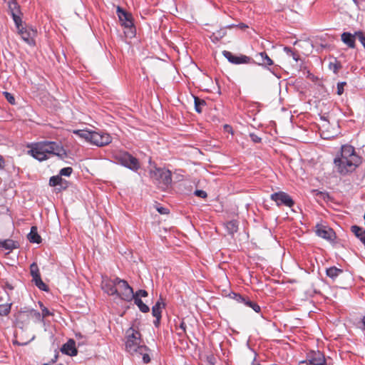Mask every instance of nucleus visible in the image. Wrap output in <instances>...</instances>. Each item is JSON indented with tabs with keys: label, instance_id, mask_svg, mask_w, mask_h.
Masks as SVG:
<instances>
[{
	"label": "nucleus",
	"instance_id": "1",
	"mask_svg": "<svg viewBox=\"0 0 365 365\" xmlns=\"http://www.w3.org/2000/svg\"><path fill=\"white\" fill-rule=\"evenodd\" d=\"M30 148L28 154L38 161H43L49 158L50 155H54L59 159L63 160L68 157L67 151L61 143L54 141H41L28 145Z\"/></svg>",
	"mask_w": 365,
	"mask_h": 365
},
{
	"label": "nucleus",
	"instance_id": "2",
	"mask_svg": "<svg viewBox=\"0 0 365 365\" xmlns=\"http://www.w3.org/2000/svg\"><path fill=\"white\" fill-rule=\"evenodd\" d=\"M73 133L92 145L103 147L108 145L112 141L111 136L101 131H91L88 130H76Z\"/></svg>",
	"mask_w": 365,
	"mask_h": 365
},
{
	"label": "nucleus",
	"instance_id": "3",
	"mask_svg": "<svg viewBox=\"0 0 365 365\" xmlns=\"http://www.w3.org/2000/svg\"><path fill=\"white\" fill-rule=\"evenodd\" d=\"M142 339L140 331L133 327L125 332V350L131 354L139 352L142 354L143 350L148 351V348L141 345Z\"/></svg>",
	"mask_w": 365,
	"mask_h": 365
},
{
	"label": "nucleus",
	"instance_id": "4",
	"mask_svg": "<svg viewBox=\"0 0 365 365\" xmlns=\"http://www.w3.org/2000/svg\"><path fill=\"white\" fill-rule=\"evenodd\" d=\"M150 178L158 186L166 189L172 183V173L169 170L155 168L150 172Z\"/></svg>",
	"mask_w": 365,
	"mask_h": 365
},
{
	"label": "nucleus",
	"instance_id": "5",
	"mask_svg": "<svg viewBox=\"0 0 365 365\" xmlns=\"http://www.w3.org/2000/svg\"><path fill=\"white\" fill-rule=\"evenodd\" d=\"M31 319H34L35 322H41V313L34 309L24 308L21 309L16 315V324L21 328L28 324Z\"/></svg>",
	"mask_w": 365,
	"mask_h": 365
},
{
	"label": "nucleus",
	"instance_id": "6",
	"mask_svg": "<svg viewBox=\"0 0 365 365\" xmlns=\"http://www.w3.org/2000/svg\"><path fill=\"white\" fill-rule=\"evenodd\" d=\"M118 163L128 169L136 172L140 168L139 160L128 152H120L115 155Z\"/></svg>",
	"mask_w": 365,
	"mask_h": 365
},
{
	"label": "nucleus",
	"instance_id": "7",
	"mask_svg": "<svg viewBox=\"0 0 365 365\" xmlns=\"http://www.w3.org/2000/svg\"><path fill=\"white\" fill-rule=\"evenodd\" d=\"M361 159L359 160L344 161L343 160L334 158V164L336 171L341 175H346L354 172L361 164Z\"/></svg>",
	"mask_w": 365,
	"mask_h": 365
},
{
	"label": "nucleus",
	"instance_id": "8",
	"mask_svg": "<svg viewBox=\"0 0 365 365\" xmlns=\"http://www.w3.org/2000/svg\"><path fill=\"white\" fill-rule=\"evenodd\" d=\"M118 286V294L117 297L125 302H130L133 298V289L128 284L127 281L115 277Z\"/></svg>",
	"mask_w": 365,
	"mask_h": 365
},
{
	"label": "nucleus",
	"instance_id": "9",
	"mask_svg": "<svg viewBox=\"0 0 365 365\" xmlns=\"http://www.w3.org/2000/svg\"><path fill=\"white\" fill-rule=\"evenodd\" d=\"M270 199L275 202L277 206H285L288 207H292L295 202L292 197L283 191H279L274 192L270 195Z\"/></svg>",
	"mask_w": 365,
	"mask_h": 365
},
{
	"label": "nucleus",
	"instance_id": "10",
	"mask_svg": "<svg viewBox=\"0 0 365 365\" xmlns=\"http://www.w3.org/2000/svg\"><path fill=\"white\" fill-rule=\"evenodd\" d=\"M335 158L343 160L344 161L359 160L361 157L356 153L355 148L350 145H344L341 148L339 155Z\"/></svg>",
	"mask_w": 365,
	"mask_h": 365
},
{
	"label": "nucleus",
	"instance_id": "11",
	"mask_svg": "<svg viewBox=\"0 0 365 365\" xmlns=\"http://www.w3.org/2000/svg\"><path fill=\"white\" fill-rule=\"evenodd\" d=\"M30 273L35 285L42 291H48V287L42 281L38 267L36 262L30 265Z\"/></svg>",
	"mask_w": 365,
	"mask_h": 365
},
{
	"label": "nucleus",
	"instance_id": "12",
	"mask_svg": "<svg viewBox=\"0 0 365 365\" xmlns=\"http://www.w3.org/2000/svg\"><path fill=\"white\" fill-rule=\"evenodd\" d=\"M30 273L35 285L42 291H48V287L42 281L38 267L36 262L30 265Z\"/></svg>",
	"mask_w": 365,
	"mask_h": 365
},
{
	"label": "nucleus",
	"instance_id": "13",
	"mask_svg": "<svg viewBox=\"0 0 365 365\" xmlns=\"http://www.w3.org/2000/svg\"><path fill=\"white\" fill-rule=\"evenodd\" d=\"M19 34L21 35L22 39L29 45L35 44V37L37 34V31L31 27H24L21 24L19 26H16Z\"/></svg>",
	"mask_w": 365,
	"mask_h": 365
},
{
	"label": "nucleus",
	"instance_id": "14",
	"mask_svg": "<svg viewBox=\"0 0 365 365\" xmlns=\"http://www.w3.org/2000/svg\"><path fill=\"white\" fill-rule=\"evenodd\" d=\"M223 56L228 60L229 62L233 64H242V63H253L255 61L250 56L245 55L235 56L232 52L228 51H222Z\"/></svg>",
	"mask_w": 365,
	"mask_h": 365
},
{
	"label": "nucleus",
	"instance_id": "15",
	"mask_svg": "<svg viewBox=\"0 0 365 365\" xmlns=\"http://www.w3.org/2000/svg\"><path fill=\"white\" fill-rule=\"evenodd\" d=\"M302 363H306L307 365H327L324 355L319 351L309 352L306 360Z\"/></svg>",
	"mask_w": 365,
	"mask_h": 365
},
{
	"label": "nucleus",
	"instance_id": "16",
	"mask_svg": "<svg viewBox=\"0 0 365 365\" xmlns=\"http://www.w3.org/2000/svg\"><path fill=\"white\" fill-rule=\"evenodd\" d=\"M118 283L115 278L113 279L108 277H103L101 287L104 292L110 296H116L118 294V289L117 288Z\"/></svg>",
	"mask_w": 365,
	"mask_h": 365
},
{
	"label": "nucleus",
	"instance_id": "17",
	"mask_svg": "<svg viewBox=\"0 0 365 365\" xmlns=\"http://www.w3.org/2000/svg\"><path fill=\"white\" fill-rule=\"evenodd\" d=\"M117 14L120 21L121 22V25L130 29L131 32L133 33V30H135V28L131 14L126 12L125 10L118 6L117 8Z\"/></svg>",
	"mask_w": 365,
	"mask_h": 365
},
{
	"label": "nucleus",
	"instance_id": "18",
	"mask_svg": "<svg viewBox=\"0 0 365 365\" xmlns=\"http://www.w3.org/2000/svg\"><path fill=\"white\" fill-rule=\"evenodd\" d=\"M315 232L318 237L330 242L334 241L336 238V234L333 229L322 225H317Z\"/></svg>",
	"mask_w": 365,
	"mask_h": 365
},
{
	"label": "nucleus",
	"instance_id": "19",
	"mask_svg": "<svg viewBox=\"0 0 365 365\" xmlns=\"http://www.w3.org/2000/svg\"><path fill=\"white\" fill-rule=\"evenodd\" d=\"M8 6L9 12L12 16L16 26H19V24H22V20L20 16V15L21 14L20 6L19 5L16 0H9Z\"/></svg>",
	"mask_w": 365,
	"mask_h": 365
},
{
	"label": "nucleus",
	"instance_id": "20",
	"mask_svg": "<svg viewBox=\"0 0 365 365\" xmlns=\"http://www.w3.org/2000/svg\"><path fill=\"white\" fill-rule=\"evenodd\" d=\"M255 58L257 61H255L254 63H257L259 66H268L274 64L273 61L268 56L265 51L258 53L255 55Z\"/></svg>",
	"mask_w": 365,
	"mask_h": 365
},
{
	"label": "nucleus",
	"instance_id": "21",
	"mask_svg": "<svg viewBox=\"0 0 365 365\" xmlns=\"http://www.w3.org/2000/svg\"><path fill=\"white\" fill-rule=\"evenodd\" d=\"M356 38V36L355 35V33L352 34L349 32H344L341 36V39L343 41V43L351 48H355Z\"/></svg>",
	"mask_w": 365,
	"mask_h": 365
},
{
	"label": "nucleus",
	"instance_id": "22",
	"mask_svg": "<svg viewBox=\"0 0 365 365\" xmlns=\"http://www.w3.org/2000/svg\"><path fill=\"white\" fill-rule=\"evenodd\" d=\"M61 351L66 354L67 355L71 356L77 355L78 353L77 349L75 346V341L72 339L69 340L66 344H65L63 346Z\"/></svg>",
	"mask_w": 365,
	"mask_h": 365
},
{
	"label": "nucleus",
	"instance_id": "23",
	"mask_svg": "<svg viewBox=\"0 0 365 365\" xmlns=\"http://www.w3.org/2000/svg\"><path fill=\"white\" fill-rule=\"evenodd\" d=\"M19 243L16 241L11 239H6L5 240L0 241V247L9 250V252L19 248Z\"/></svg>",
	"mask_w": 365,
	"mask_h": 365
},
{
	"label": "nucleus",
	"instance_id": "24",
	"mask_svg": "<svg viewBox=\"0 0 365 365\" xmlns=\"http://www.w3.org/2000/svg\"><path fill=\"white\" fill-rule=\"evenodd\" d=\"M28 240L30 242L39 244L41 242V237L38 233L36 226H32L30 232L28 234Z\"/></svg>",
	"mask_w": 365,
	"mask_h": 365
},
{
	"label": "nucleus",
	"instance_id": "25",
	"mask_svg": "<svg viewBox=\"0 0 365 365\" xmlns=\"http://www.w3.org/2000/svg\"><path fill=\"white\" fill-rule=\"evenodd\" d=\"M343 272V269H339L334 266L327 268L326 270L327 275L333 281H334L336 279V277L341 274Z\"/></svg>",
	"mask_w": 365,
	"mask_h": 365
},
{
	"label": "nucleus",
	"instance_id": "26",
	"mask_svg": "<svg viewBox=\"0 0 365 365\" xmlns=\"http://www.w3.org/2000/svg\"><path fill=\"white\" fill-rule=\"evenodd\" d=\"M165 304L163 302V299L160 297V299L155 303L152 308V314L153 317L161 316L162 309L164 308Z\"/></svg>",
	"mask_w": 365,
	"mask_h": 365
},
{
	"label": "nucleus",
	"instance_id": "27",
	"mask_svg": "<svg viewBox=\"0 0 365 365\" xmlns=\"http://www.w3.org/2000/svg\"><path fill=\"white\" fill-rule=\"evenodd\" d=\"M225 227L228 234L233 236L238 231V222L230 220L225 224Z\"/></svg>",
	"mask_w": 365,
	"mask_h": 365
},
{
	"label": "nucleus",
	"instance_id": "28",
	"mask_svg": "<svg viewBox=\"0 0 365 365\" xmlns=\"http://www.w3.org/2000/svg\"><path fill=\"white\" fill-rule=\"evenodd\" d=\"M351 231L355 235L356 237H358L360 240L361 238L365 237V230L357 225H352L351 227Z\"/></svg>",
	"mask_w": 365,
	"mask_h": 365
},
{
	"label": "nucleus",
	"instance_id": "29",
	"mask_svg": "<svg viewBox=\"0 0 365 365\" xmlns=\"http://www.w3.org/2000/svg\"><path fill=\"white\" fill-rule=\"evenodd\" d=\"M284 51L289 56H291L296 62H297L300 58L297 51L294 49H292L290 47L284 46L283 48Z\"/></svg>",
	"mask_w": 365,
	"mask_h": 365
},
{
	"label": "nucleus",
	"instance_id": "30",
	"mask_svg": "<svg viewBox=\"0 0 365 365\" xmlns=\"http://www.w3.org/2000/svg\"><path fill=\"white\" fill-rule=\"evenodd\" d=\"M133 301L143 313H147L150 311L149 307L143 303L140 298H135Z\"/></svg>",
	"mask_w": 365,
	"mask_h": 365
},
{
	"label": "nucleus",
	"instance_id": "31",
	"mask_svg": "<svg viewBox=\"0 0 365 365\" xmlns=\"http://www.w3.org/2000/svg\"><path fill=\"white\" fill-rule=\"evenodd\" d=\"M11 302L0 304V316H7L11 312Z\"/></svg>",
	"mask_w": 365,
	"mask_h": 365
},
{
	"label": "nucleus",
	"instance_id": "32",
	"mask_svg": "<svg viewBox=\"0 0 365 365\" xmlns=\"http://www.w3.org/2000/svg\"><path fill=\"white\" fill-rule=\"evenodd\" d=\"M62 182H63L62 178L58 175L51 176L49 179L48 184L51 187H55V186L61 185Z\"/></svg>",
	"mask_w": 365,
	"mask_h": 365
},
{
	"label": "nucleus",
	"instance_id": "33",
	"mask_svg": "<svg viewBox=\"0 0 365 365\" xmlns=\"http://www.w3.org/2000/svg\"><path fill=\"white\" fill-rule=\"evenodd\" d=\"M205 104L206 103L204 100L195 97V109L197 113H200L202 112L201 107L205 106Z\"/></svg>",
	"mask_w": 365,
	"mask_h": 365
},
{
	"label": "nucleus",
	"instance_id": "34",
	"mask_svg": "<svg viewBox=\"0 0 365 365\" xmlns=\"http://www.w3.org/2000/svg\"><path fill=\"white\" fill-rule=\"evenodd\" d=\"M244 304L251 307L257 313H259L261 310L260 307L256 302L251 301L248 297Z\"/></svg>",
	"mask_w": 365,
	"mask_h": 365
},
{
	"label": "nucleus",
	"instance_id": "35",
	"mask_svg": "<svg viewBox=\"0 0 365 365\" xmlns=\"http://www.w3.org/2000/svg\"><path fill=\"white\" fill-rule=\"evenodd\" d=\"M40 307L41 308L42 313L41 314L42 317V321L41 322H43L44 318L53 315V313L50 312L46 307H45L42 302H39Z\"/></svg>",
	"mask_w": 365,
	"mask_h": 365
},
{
	"label": "nucleus",
	"instance_id": "36",
	"mask_svg": "<svg viewBox=\"0 0 365 365\" xmlns=\"http://www.w3.org/2000/svg\"><path fill=\"white\" fill-rule=\"evenodd\" d=\"M329 67L334 73H337L339 70L341 68V65L335 59L334 62L329 63Z\"/></svg>",
	"mask_w": 365,
	"mask_h": 365
},
{
	"label": "nucleus",
	"instance_id": "37",
	"mask_svg": "<svg viewBox=\"0 0 365 365\" xmlns=\"http://www.w3.org/2000/svg\"><path fill=\"white\" fill-rule=\"evenodd\" d=\"M72 173H73V168L71 167H66V168H63L60 170L58 175H60V177H61V176L69 177Z\"/></svg>",
	"mask_w": 365,
	"mask_h": 365
},
{
	"label": "nucleus",
	"instance_id": "38",
	"mask_svg": "<svg viewBox=\"0 0 365 365\" xmlns=\"http://www.w3.org/2000/svg\"><path fill=\"white\" fill-rule=\"evenodd\" d=\"M148 293L146 290L139 289L135 293L133 292V299H134L135 298L146 297H148Z\"/></svg>",
	"mask_w": 365,
	"mask_h": 365
},
{
	"label": "nucleus",
	"instance_id": "39",
	"mask_svg": "<svg viewBox=\"0 0 365 365\" xmlns=\"http://www.w3.org/2000/svg\"><path fill=\"white\" fill-rule=\"evenodd\" d=\"M355 35L356 36V38L360 41V43L363 45V46L365 48V35L361 31H356Z\"/></svg>",
	"mask_w": 365,
	"mask_h": 365
},
{
	"label": "nucleus",
	"instance_id": "40",
	"mask_svg": "<svg viewBox=\"0 0 365 365\" xmlns=\"http://www.w3.org/2000/svg\"><path fill=\"white\" fill-rule=\"evenodd\" d=\"M4 96H5L6 99L10 104H11V105L16 104L15 98L11 93L5 91V92H4Z\"/></svg>",
	"mask_w": 365,
	"mask_h": 365
},
{
	"label": "nucleus",
	"instance_id": "41",
	"mask_svg": "<svg viewBox=\"0 0 365 365\" xmlns=\"http://www.w3.org/2000/svg\"><path fill=\"white\" fill-rule=\"evenodd\" d=\"M346 85V82H339L337 83V91H336V93L339 95V96H341L343 94L344 91V86Z\"/></svg>",
	"mask_w": 365,
	"mask_h": 365
},
{
	"label": "nucleus",
	"instance_id": "42",
	"mask_svg": "<svg viewBox=\"0 0 365 365\" xmlns=\"http://www.w3.org/2000/svg\"><path fill=\"white\" fill-rule=\"evenodd\" d=\"M233 299L236 300L239 303L244 304L247 299V297H245L239 294L233 293Z\"/></svg>",
	"mask_w": 365,
	"mask_h": 365
},
{
	"label": "nucleus",
	"instance_id": "43",
	"mask_svg": "<svg viewBox=\"0 0 365 365\" xmlns=\"http://www.w3.org/2000/svg\"><path fill=\"white\" fill-rule=\"evenodd\" d=\"M179 329L181 330L180 332H178V334L180 336H183L184 334H186V324L185 323L182 321L179 325Z\"/></svg>",
	"mask_w": 365,
	"mask_h": 365
},
{
	"label": "nucleus",
	"instance_id": "44",
	"mask_svg": "<svg viewBox=\"0 0 365 365\" xmlns=\"http://www.w3.org/2000/svg\"><path fill=\"white\" fill-rule=\"evenodd\" d=\"M194 194L197 196V197H200L201 198H206L207 197V194L205 191L204 190H197L195 191Z\"/></svg>",
	"mask_w": 365,
	"mask_h": 365
},
{
	"label": "nucleus",
	"instance_id": "45",
	"mask_svg": "<svg viewBox=\"0 0 365 365\" xmlns=\"http://www.w3.org/2000/svg\"><path fill=\"white\" fill-rule=\"evenodd\" d=\"M250 137L251 140L255 143H259L262 141V138L255 133H250Z\"/></svg>",
	"mask_w": 365,
	"mask_h": 365
},
{
	"label": "nucleus",
	"instance_id": "46",
	"mask_svg": "<svg viewBox=\"0 0 365 365\" xmlns=\"http://www.w3.org/2000/svg\"><path fill=\"white\" fill-rule=\"evenodd\" d=\"M234 26H237L242 30H245V29L248 28V26L243 23L239 24L238 25H235V24L229 25V26H227V28L231 29V28H233Z\"/></svg>",
	"mask_w": 365,
	"mask_h": 365
},
{
	"label": "nucleus",
	"instance_id": "47",
	"mask_svg": "<svg viewBox=\"0 0 365 365\" xmlns=\"http://www.w3.org/2000/svg\"><path fill=\"white\" fill-rule=\"evenodd\" d=\"M157 210L160 214L165 215L168 214L169 211L168 209L164 207L158 206L157 207Z\"/></svg>",
	"mask_w": 365,
	"mask_h": 365
},
{
	"label": "nucleus",
	"instance_id": "48",
	"mask_svg": "<svg viewBox=\"0 0 365 365\" xmlns=\"http://www.w3.org/2000/svg\"><path fill=\"white\" fill-rule=\"evenodd\" d=\"M143 361L145 364H148L150 361V357L148 354H143Z\"/></svg>",
	"mask_w": 365,
	"mask_h": 365
},
{
	"label": "nucleus",
	"instance_id": "49",
	"mask_svg": "<svg viewBox=\"0 0 365 365\" xmlns=\"http://www.w3.org/2000/svg\"><path fill=\"white\" fill-rule=\"evenodd\" d=\"M155 317V320H154L153 324H154L155 327H158V326L160 324V319H161V316Z\"/></svg>",
	"mask_w": 365,
	"mask_h": 365
},
{
	"label": "nucleus",
	"instance_id": "50",
	"mask_svg": "<svg viewBox=\"0 0 365 365\" xmlns=\"http://www.w3.org/2000/svg\"><path fill=\"white\" fill-rule=\"evenodd\" d=\"M5 288L9 289V290H13L14 289V287L11 284H9V283H6L5 284Z\"/></svg>",
	"mask_w": 365,
	"mask_h": 365
},
{
	"label": "nucleus",
	"instance_id": "51",
	"mask_svg": "<svg viewBox=\"0 0 365 365\" xmlns=\"http://www.w3.org/2000/svg\"><path fill=\"white\" fill-rule=\"evenodd\" d=\"M4 164V160L1 155H0V168H3Z\"/></svg>",
	"mask_w": 365,
	"mask_h": 365
},
{
	"label": "nucleus",
	"instance_id": "52",
	"mask_svg": "<svg viewBox=\"0 0 365 365\" xmlns=\"http://www.w3.org/2000/svg\"><path fill=\"white\" fill-rule=\"evenodd\" d=\"M361 322H362L363 326H364L363 329L365 331V316L362 318Z\"/></svg>",
	"mask_w": 365,
	"mask_h": 365
},
{
	"label": "nucleus",
	"instance_id": "53",
	"mask_svg": "<svg viewBox=\"0 0 365 365\" xmlns=\"http://www.w3.org/2000/svg\"><path fill=\"white\" fill-rule=\"evenodd\" d=\"M213 359V356H211L209 358V361L211 363L212 362V359Z\"/></svg>",
	"mask_w": 365,
	"mask_h": 365
},
{
	"label": "nucleus",
	"instance_id": "54",
	"mask_svg": "<svg viewBox=\"0 0 365 365\" xmlns=\"http://www.w3.org/2000/svg\"><path fill=\"white\" fill-rule=\"evenodd\" d=\"M21 344V345H26V344H27V343H21V344Z\"/></svg>",
	"mask_w": 365,
	"mask_h": 365
},
{
	"label": "nucleus",
	"instance_id": "55",
	"mask_svg": "<svg viewBox=\"0 0 365 365\" xmlns=\"http://www.w3.org/2000/svg\"><path fill=\"white\" fill-rule=\"evenodd\" d=\"M322 119H323V120H327V119H326V118H324V117H322Z\"/></svg>",
	"mask_w": 365,
	"mask_h": 365
},
{
	"label": "nucleus",
	"instance_id": "56",
	"mask_svg": "<svg viewBox=\"0 0 365 365\" xmlns=\"http://www.w3.org/2000/svg\"><path fill=\"white\" fill-rule=\"evenodd\" d=\"M354 2H356V0H353Z\"/></svg>",
	"mask_w": 365,
	"mask_h": 365
}]
</instances>
